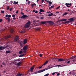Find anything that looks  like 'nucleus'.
Segmentation results:
<instances>
[{
    "mask_svg": "<svg viewBox=\"0 0 76 76\" xmlns=\"http://www.w3.org/2000/svg\"><path fill=\"white\" fill-rule=\"evenodd\" d=\"M20 14L21 15H23L22 17H21V19H28V16L26 15H24V13H23V12H21Z\"/></svg>",
    "mask_w": 76,
    "mask_h": 76,
    "instance_id": "f257e3e1",
    "label": "nucleus"
},
{
    "mask_svg": "<svg viewBox=\"0 0 76 76\" xmlns=\"http://www.w3.org/2000/svg\"><path fill=\"white\" fill-rule=\"evenodd\" d=\"M31 25V21H29L27 22L25 24L24 26L25 28H28Z\"/></svg>",
    "mask_w": 76,
    "mask_h": 76,
    "instance_id": "f03ea898",
    "label": "nucleus"
},
{
    "mask_svg": "<svg viewBox=\"0 0 76 76\" xmlns=\"http://www.w3.org/2000/svg\"><path fill=\"white\" fill-rule=\"evenodd\" d=\"M46 70V69H42V70H40L38 71H37V72H33V73H32V75H33L34 74H37V73H42V72H44Z\"/></svg>",
    "mask_w": 76,
    "mask_h": 76,
    "instance_id": "7ed1b4c3",
    "label": "nucleus"
},
{
    "mask_svg": "<svg viewBox=\"0 0 76 76\" xmlns=\"http://www.w3.org/2000/svg\"><path fill=\"white\" fill-rule=\"evenodd\" d=\"M28 48V45H26L23 48V50L24 51H26Z\"/></svg>",
    "mask_w": 76,
    "mask_h": 76,
    "instance_id": "20e7f679",
    "label": "nucleus"
},
{
    "mask_svg": "<svg viewBox=\"0 0 76 76\" xmlns=\"http://www.w3.org/2000/svg\"><path fill=\"white\" fill-rule=\"evenodd\" d=\"M58 61H66V60L63 58H58Z\"/></svg>",
    "mask_w": 76,
    "mask_h": 76,
    "instance_id": "39448f33",
    "label": "nucleus"
},
{
    "mask_svg": "<svg viewBox=\"0 0 76 76\" xmlns=\"http://www.w3.org/2000/svg\"><path fill=\"white\" fill-rule=\"evenodd\" d=\"M35 65H34L33 66H31V67L30 68V71L31 72H33V70L34 69V67H35Z\"/></svg>",
    "mask_w": 76,
    "mask_h": 76,
    "instance_id": "423d86ee",
    "label": "nucleus"
},
{
    "mask_svg": "<svg viewBox=\"0 0 76 76\" xmlns=\"http://www.w3.org/2000/svg\"><path fill=\"white\" fill-rule=\"evenodd\" d=\"M15 41V42H18L19 41V37H16L14 39Z\"/></svg>",
    "mask_w": 76,
    "mask_h": 76,
    "instance_id": "0eeeda50",
    "label": "nucleus"
},
{
    "mask_svg": "<svg viewBox=\"0 0 76 76\" xmlns=\"http://www.w3.org/2000/svg\"><path fill=\"white\" fill-rule=\"evenodd\" d=\"M6 48L5 47H4L3 46H0V51H1L3 50L4 49Z\"/></svg>",
    "mask_w": 76,
    "mask_h": 76,
    "instance_id": "6e6552de",
    "label": "nucleus"
},
{
    "mask_svg": "<svg viewBox=\"0 0 76 76\" xmlns=\"http://www.w3.org/2000/svg\"><path fill=\"white\" fill-rule=\"evenodd\" d=\"M10 37H11V36L10 35H9L4 36V38L5 39H8V38H10Z\"/></svg>",
    "mask_w": 76,
    "mask_h": 76,
    "instance_id": "1a4fd4ad",
    "label": "nucleus"
},
{
    "mask_svg": "<svg viewBox=\"0 0 76 76\" xmlns=\"http://www.w3.org/2000/svg\"><path fill=\"white\" fill-rule=\"evenodd\" d=\"M68 20H69L70 21L69 22H73V21H74V18H72L69 19Z\"/></svg>",
    "mask_w": 76,
    "mask_h": 76,
    "instance_id": "9d476101",
    "label": "nucleus"
},
{
    "mask_svg": "<svg viewBox=\"0 0 76 76\" xmlns=\"http://www.w3.org/2000/svg\"><path fill=\"white\" fill-rule=\"evenodd\" d=\"M26 43H27V39H24L23 42V43L25 44H26Z\"/></svg>",
    "mask_w": 76,
    "mask_h": 76,
    "instance_id": "9b49d317",
    "label": "nucleus"
},
{
    "mask_svg": "<svg viewBox=\"0 0 76 76\" xmlns=\"http://www.w3.org/2000/svg\"><path fill=\"white\" fill-rule=\"evenodd\" d=\"M46 23H48V21H42L41 22L42 24H46Z\"/></svg>",
    "mask_w": 76,
    "mask_h": 76,
    "instance_id": "f8f14e48",
    "label": "nucleus"
},
{
    "mask_svg": "<svg viewBox=\"0 0 76 76\" xmlns=\"http://www.w3.org/2000/svg\"><path fill=\"white\" fill-rule=\"evenodd\" d=\"M45 1H47V2L49 3V4H52V2L51 1H47V0H45Z\"/></svg>",
    "mask_w": 76,
    "mask_h": 76,
    "instance_id": "ddd939ff",
    "label": "nucleus"
},
{
    "mask_svg": "<svg viewBox=\"0 0 76 76\" xmlns=\"http://www.w3.org/2000/svg\"><path fill=\"white\" fill-rule=\"evenodd\" d=\"M48 23H49L50 25H53V22L51 21H48Z\"/></svg>",
    "mask_w": 76,
    "mask_h": 76,
    "instance_id": "4468645a",
    "label": "nucleus"
},
{
    "mask_svg": "<svg viewBox=\"0 0 76 76\" xmlns=\"http://www.w3.org/2000/svg\"><path fill=\"white\" fill-rule=\"evenodd\" d=\"M51 67H50V66L49 65L48 66L47 68H45V69H46L45 70H48V69H51Z\"/></svg>",
    "mask_w": 76,
    "mask_h": 76,
    "instance_id": "2eb2a0df",
    "label": "nucleus"
},
{
    "mask_svg": "<svg viewBox=\"0 0 76 76\" xmlns=\"http://www.w3.org/2000/svg\"><path fill=\"white\" fill-rule=\"evenodd\" d=\"M14 61H20V59L19 58L18 59L14 60Z\"/></svg>",
    "mask_w": 76,
    "mask_h": 76,
    "instance_id": "dca6fc26",
    "label": "nucleus"
},
{
    "mask_svg": "<svg viewBox=\"0 0 76 76\" xmlns=\"http://www.w3.org/2000/svg\"><path fill=\"white\" fill-rule=\"evenodd\" d=\"M39 11L40 12H44L45 11H44V10H42V9H40L39 10Z\"/></svg>",
    "mask_w": 76,
    "mask_h": 76,
    "instance_id": "f3484780",
    "label": "nucleus"
},
{
    "mask_svg": "<svg viewBox=\"0 0 76 76\" xmlns=\"http://www.w3.org/2000/svg\"><path fill=\"white\" fill-rule=\"evenodd\" d=\"M22 74L20 73H18L17 75V76H22Z\"/></svg>",
    "mask_w": 76,
    "mask_h": 76,
    "instance_id": "a211bd4d",
    "label": "nucleus"
},
{
    "mask_svg": "<svg viewBox=\"0 0 76 76\" xmlns=\"http://www.w3.org/2000/svg\"><path fill=\"white\" fill-rule=\"evenodd\" d=\"M67 20L66 19H61V21H62V22H64V21H66V20Z\"/></svg>",
    "mask_w": 76,
    "mask_h": 76,
    "instance_id": "6ab92c4d",
    "label": "nucleus"
},
{
    "mask_svg": "<svg viewBox=\"0 0 76 76\" xmlns=\"http://www.w3.org/2000/svg\"><path fill=\"white\" fill-rule=\"evenodd\" d=\"M22 53H23V51H20L18 53L19 54H22Z\"/></svg>",
    "mask_w": 76,
    "mask_h": 76,
    "instance_id": "aec40b11",
    "label": "nucleus"
},
{
    "mask_svg": "<svg viewBox=\"0 0 76 76\" xmlns=\"http://www.w3.org/2000/svg\"><path fill=\"white\" fill-rule=\"evenodd\" d=\"M31 6H32V7H34V6H36V4L35 3L33 4H31Z\"/></svg>",
    "mask_w": 76,
    "mask_h": 76,
    "instance_id": "412c9836",
    "label": "nucleus"
},
{
    "mask_svg": "<svg viewBox=\"0 0 76 76\" xmlns=\"http://www.w3.org/2000/svg\"><path fill=\"white\" fill-rule=\"evenodd\" d=\"M7 20H8V22H10V18L9 17H8Z\"/></svg>",
    "mask_w": 76,
    "mask_h": 76,
    "instance_id": "4be33fe9",
    "label": "nucleus"
},
{
    "mask_svg": "<svg viewBox=\"0 0 76 76\" xmlns=\"http://www.w3.org/2000/svg\"><path fill=\"white\" fill-rule=\"evenodd\" d=\"M19 3V2L17 1V2H16V1H14V4H18Z\"/></svg>",
    "mask_w": 76,
    "mask_h": 76,
    "instance_id": "5701e85b",
    "label": "nucleus"
},
{
    "mask_svg": "<svg viewBox=\"0 0 76 76\" xmlns=\"http://www.w3.org/2000/svg\"><path fill=\"white\" fill-rule=\"evenodd\" d=\"M48 61H47L45 62L43 64V65H45V64H47V63H48Z\"/></svg>",
    "mask_w": 76,
    "mask_h": 76,
    "instance_id": "b1692460",
    "label": "nucleus"
},
{
    "mask_svg": "<svg viewBox=\"0 0 76 76\" xmlns=\"http://www.w3.org/2000/svg\"><path fill=\"white\" fill-rule=\"evenodd\" d=\"M21 64V62H18L17 64V66H20Z\"/></svg>",
    "mask_w": 76,
    "mask_h": 76,
    "instance_id": "393cba45",
    "label": "nucleus"
},
{
    "mask_svg": "<svg viewBox=\"0 0 76 76\" xmlns=\"http://www.w3.org/2000/svg\"><path fill=\"white\" fill-rule=\"evenodd\" d=\"M20 45L21 47H23V45H22V42H20Z\"/></svg>",
    "mask_w": 76,
    "mask_h": 76,
    "instance_id": "a878e982",
    "label": "nucleus"
},
{
    "mask_svg": "<svg viewBox=\"0 0 76 76\" xmlns=\"http://www.w3.org/2000/svg\"><path fill=\"white\" fill-rule=\"evenodd\" d=\"M24 56V54H21L19 56V57H22Z\"/></svg>",
    "mask_w": 76,
    "mask_h": 76,
    "instance_id": "bb28decb",
    "label": "nucleus"
},
{
    "mask_svg": "<svg viewBox=\"0 0 76 76\" xmlns=\"http://www.w3.org/2000/svg\"><path fill=\"white\" fill-rule=\"evenodd\" d=\"M76 56H73L71 57V59H73V58H76Z\"/></svg>",
    "mask_w": 76,
    "mask_h": 76,
    "instance_id": "cd10ccee",
    "label": "nucleus"
},
{
    "mask_svg": "<svg viewBox=\"0 0 76 76\" xmlns=\"http://www.w3.org/2000/svg\"><path fill=\"white\" fill-rule=\"evenodd\" d=\"M70 22V21H67L65 22H64V23H69Z\"/></svg>",
    "mask_w": 76,
    "mask_h": 76,
    "instance_id": "c85d7f7f",
    "label": "nucleus"
},
{
    "mask_svg": "<svg viewBox=\"0 0 76 76\" xmlns=\"http://www.w3.org/2000/svg\"><path fill=\"white\" fill-rule=\"evenodd\" d=\"M4 47H5L6 48H8V47H9V45L7 46L4 45Z\"/></svg>",
    "mask_w": 76,
    "mask_h": 76,
    "instance_id": "c756f323",
    "label": "nucleus"
},
{
    "mask_svg": "<svg viewBox=\"0 0 76 76\" xmlns=\"http://www.w3.org/2000/svg\"><path fill=\"white\" fill-rule=\"evenodd\" d=\"M10 50H7L6 51V53H10Z\"/></svg>",
    "mask_w": 76,
    "mask_h": 76,
    "instance_id": "7c9ffc66",
    "label": "nucleus"
},
{
    "mask_svg": "<svg viewBox=\"0 0 76 76\" xmlns=\"http://www.w3.org/2000/svg\"><path fill=\"white\" fill-rule=\"evenodd\" d=\"M65 5H66V6H69V4L66 3L65 4Z\"/></svg>",
    "mask_w": 76,
    "mask_h": 76,
    "instance_id": "2f4dec72",
    "label": "nucleus"
},
{
    "mask_svg": "<svg viewBox=\"0 0 76 76\" xmlns=\"http://www.w3.org/2000/svg\"><path fill=\"white\" fill-rule=\"evenodd\" d=\"M37 29H38V30H39V31H40L41 30V28H40L37 27Z\"/></svg>",
    "mask_w": 76,
    "mask_h": 76,
    "instance_id": "473e14b6",
    "label": "nucleus"
},
{
    "mask_svg": "<svg viewBox=\"0 0 76 76\" xmlns=\"http://www.w3.org/2000/svg\"><path fill=\"white\" fill-rule=\"evenodd\" d=\"M10 8V7H9V6H8L7 9V10H8Z\"/></svg>",
    "mask_w": 76,
    "mask_h": 76,
    "instance_id": "72a5a7b5",
    "label": "nucleus"
},
{
    "mask_svg": "<svg viewBox=\"0 0 76 76\" xmlns=\"http://www.w3.org/2000/svg\"><path fill=\"white\" fill-rule=\"evenodd\" d=\"M3 22V19L1 18L0 19V22Z\"/></svg>",
    "mask_w": 76,
    "mask_h": 76,
    "instance_id": "f704fd0d",
    "label": "nucleus"
},
{
    "mask_svg": "<svg viewBox=\"0 0 76 76\" xmlns=\"http://www.w3.org/2000/svg\"><path fill=\"white\" fill-rule=\"evenodd\" d=\"M60 21H61V19L58 20V21H57V23H58V22H60Z\"/></svg>",
    "mask_w": 76,
    "mask_h": 76,
    "instance_id": "c9c22d12",
    "label": "nucleus"
},
{
    "mask_svg": "<svg viewBox=\"0 0 76 76\" xmlns=\"http://www.w3.org/2000/svg\"><path fill=\"white\" fill-rule=\"evenodd\" d=\"M12 9H13V8H10V12H11V11H12Z\"/></svg>",
    "mask_w": 76,
    "mask_h": 76,
    "instance_id": "e433bc0d",
    "label": "nucleus"
},
{
    "mask_svg": "<svg viewBox=\"0 0 76 76\" xmlns=\"http://www.w3.org/2000/svg\"><path fill=\"white\" fill-rule=\"evenodd\" d=\"M1 12L2 13H3V14H4V11H1Z\"/></svg>",
    "mask_w": 76,
    "mask_h": 76,
    "instance_id": "4c0bfd02",
    "label": "nucleus"
},
{
    "mask_svg": "<svg viewBox=\"0 0 76 76\" xmlns=\"http://www.w3.org/2000/svg\"><path fill=\"white\" fill-rule=\"evenodd\" d=\"M48 75H49V74L48 73V74H46L44 76H48Z\"/></svg>",
    "mask_w": 76,
    "mask_h": 76,
    "instance_id": "58836bf2",
    "label": "nucleus"
},
{
    "mask_svg": "<svg viewBox=\"0 0 76 76\" xmlns=\"http://www.w3.org/2000/svg\"><path fill=\"white\" fill-rule=\"evenodd\" d=\"M11 32L12 33H13L14 32V30L12 29L11 30Z\"/></svg>",
    "mask_w": 76,
    "mask_h": 76,
    "instance_id": "ea45409f",
    "label": "nucleus"
},
{
    "mask_svg": "<svg viewBox=\"0 0 76 76\" xmlns=\"http://www.w3.org/2000/svg\"><path fill=\"white\" fill-rule=\"evenodd\" d=\"M12 16L13 18H15V15H12Z\"/></svg>",
    "mask_w": 76,
    "mask_h": 76,
    "instance_id": "a19ab883",
    "label": "nucleus"
},
{
    "mask_svg": "<svg viewBox=\"0 0 76 76\" xmlns=\"http://www.w3.org/2000/svg\"><path fill=\"white\" fill-rule=\"evenodd\" d=\"M42 54H40V57H42Z\"/></svg>",
    "mask_w": 76,
    "mask_h": 76,
    "instance_id": "79ce46f5",
    "label": "nucleus"
},
{
    "mask_svg": "<svg viewBox=\"0 0 76 76\" xmlns=\"http://www.w3.org/2000/svg\"><path fill=\"white\" fill-rule=\"evenodd\" d=\"M44 18V17H42L40 18V19H43Z\"/></svg>",
    "mask_w": 76,
    "mask_h": 76,
    "instance_id": "37998d69",
    "label": "nucleus"
},
{
    "mask_svg": "<svg viewBox=\"0 0 76 76\" xmlns=\"http://www.w3.org/2000/svg\"><path fill=\"white\" fill-rule=\"evenodd\" d=\"M31 3V2L30 1H28V4H29Z\"/></svg>",
    "mask_w": 76,
    "mask_h": 76,
    "instance_id": "c03bdc74",
    "label": "nucleus"
},
{
    "mask_svg": "<svg viewBox=\"0 0 76 76\" xmlns=\"http://www.w3.org/2000/svg\"><path fill=\"white\" fill-rule=\"evenodd\" d=\"M5 17H6V18H7V17H8V15H6Z\"/></svg>",
    "mask_w": 76,
    "mask_h": 76,
    "instance_id": "a18cd8bd",
    "label": "nucleus"
},
{
    "mask_svg": "<svg viewBox=\"0 0 76 76\" xmlns=\"http://www.w3.org/2000/svg\"><path fill=\"white\" fill-rule=\"evenodd\" d=\"M10 17H11V15H8V18H10Z\"/></svg>",
    "mask_w": 76,
    "mask_h": 76,
    "instance_id": "49530a36",
    "label": "nucleus"
},
{
    "mask_svg": "<svg viewBox=\"0 0 76 76\" xmlns=\"http://www.w3.org/2000/svg\"><path fill=\"white\" fill-rule=\"evenodd\" d=\"M43 65H42V66H40V67H39V69H41V68H42V66H43Z\"/></svg>",
    "mask_w": 76,
    "mask_h": 76,
    "instance_id": "de8ad7c7",
    "label": "nucleus"
},
{
    "mask_svg": "<svg viewBox=\"0 0 76 76\" xmlns=\"http://www.w3.org/2000/svg\"><path fill=\"white\" fill-rule=\"evenodd\" d=\"M72 61H73V62H75V61H76V60L75 59H73Z\"/></svg>",
    "mask_w": 76,
    "mask_h": 76,
    "instance_id": "09e8293b",
    "label": "nucleus"
},
{
    "mask_svg": "<svg viewBox=\"0 0 76 76\" xmlns=\"http://www.w3.org/2000/svg\"><path fill=\"white\" fill-rule=\"evenodd\" d=\"M54 6H51V8H54Z\"/></svg>",
    "mask_w": 76,
    "mask_h": 76,
    "instance_id": "8fccbe9b",
    "label": "nucleus"
},
{
    "mask_svg": "<svg viewBox=\"0 0 76 76\" xmlns=\"http://www.w3.org/2000/svg\"><path fill=\"white\" fill-rule=\"evenodd\" d=\"M60 75V74L59 73H58L57 75V76H59V75Z\"/></svg>",
    "mask_w": 76,
    "mask_h": 76,
    "instance_id": "3c124183",
    "label": "nucleus"
},
{
    "mask_svg": "<svg viewBox=\"0 0 76 76\" xmlns=\"http://www.w3.org/2000/svg\"><path fill=\"white\" fill-rule=\"evenodd\" d=\"M60 8V6H59L58 7L56 8V9H59Z\"/></svg>",
    "mask_w": 76,
    "mask_h": 76,
    "instance_id": "603ef678",
    "label": "nucleus"
},
{
    "mask_svg": "<svg viewBox=\"0 0 76 76\" xmlns=\"http://www.w3.org/2000/svg\"><path fill=\"white\" fill-rule=\"evenodd\" d=\"M70 61H68L67 63V64H69V63H70Z\"/></svg>",
    "mask_w": 76,
    "mask_h": 76,
    "instance_id": "864d4df0",
    "label": "nucleus"
},
{
    "mask_svg": "<svg viewBox=\"0 0 76 76\" xmlns=\"http://www.w3.org/2000/svg\"><path fill=\"white\" fill-rule=\"evenodd\" d=\"M56 66H58V68L59 67H58L59 66H61V65H57Z\"/></svg>",
    "mask_w": 76,
    "mask_h": 76,
    "instance_id": "5fc2aeb1",
    "label": "nucleus"
},
{
    "mask_svg": "<svg viewBox=\"0 0 76 76\" xmlns=\"http://www.w3.org/2000/svg\"><path fill=\"white\" fill-rule=\"evenodd\" d=\"M55 72H53L52 73V75H55Z\"/></svg>",
    "mask_w": 76,
    "mask_h": 76,
    "instance_id": "6e6d98bb",
    "label": "nucleus"
},
{
    "mask_svg": "<svg viewBox=\"0 0 76 76\" xmlns=\"http://www.w3.org/2000/svg\"><path fill=\"white\" fill-rule=\"evenodd\" d=\"M4 64H5V63H4V62H3L2 63V64L3 65H4Z\"/></svg>",
    "mask_w": 76,
    "mask_h": 76,
    "instance_id": "4d7b16f0",
    "label": "nucleus"
},
{
    "mask_svg": "<svg viewBox=\"0 0 76 76\" xmlns=\"http://www.w3.org/2000/svg\"><path fill=\"white\" fill-rule=\"evenodd\" d=\"M50 15L51 16H53V13H51Z\"/></svg>",
    "mask_w": 76,
    "mask_h": 76,
    "instance_id": "13d9d810",
    "label": "nucleus"
},
{
    "mask_svg": "<svg viewBox=\"0 0 76 76\" xmlns=\"http://www.w3.org/2000/svg\"><path fill=\"white\" fill-rule=\"evenodd\" d=\"M44 2V0H42V3H43Z\"/></svg>",
    "mask_w": 76,
    "mask_h": 76,
    "instance_id": "bf43d9fd",
    "label": "nucleus"
},
{
    "mask_svg": "<svg viewBox=\"0 0 76 76\" xmlns=\"http://www.w3.org/2000/svg\"><path fill=\"white\" fill-rule=\"evenodd\" d=\"M38 13V11H35V13Z\"/></svg>",
    "mask_w": 76,
    "mask_h": 76,
    "instance_id": "052dcab7",
    "label": "nucleus"
},
{
    "mask_svg": "<svg viewBox=\"0 0 76 76\" xmlns=\"http://www.w3.org/2000/svg\"><path fill=\"white\" fill-rule=\"evenodd\" d=\"M47 12L48 13H51V12L50 11L48 12Z\"/></svg>",
    "mask_w": 76,
    "mask_h": 76,
    "instance_id": "680f3d73",
    "label": "nucleus"
},
{
    "mask_svg": "<svg viewBox=\"0 0 76 76\" xmlns=\"http://www.w3.org/2000/svg\"><path fill=\"white\" fill-rule=\"evenodd\" d=\"M13 19H14V20H15V19H16V18H15V17H14V18H13Z\"/></svg>",
    "mask_w": 76,
    "mask_h": 76,
    "instance_id": "e2e57ef3",
    "label": "nucleus"
},
{
    "mask_svg": "<svg viewBox=\"0 0 76 76\" xmlns=\"http://www.w3.org/2000/svg\"><path fill=\"white\" fill-rule=\"evenodd\" d=\"M39 13L40 15H42V13H41V12H39Z\"/></svg>",
    "mask_w": 76,
    "mask_h": 76,
    "instance_id": "0e129e2a",
    "label": "nucleus"
},
{
    "mask_svg": "<svg viewBox=\"0 0 76 76\" xmlns=\"http://www.w3.org/2000/svg\"><path fill=\"white\" fill-rule=\"evenodd\" d=\"M64 14L65 15H67V12H64Z\"/></svg>",
    "mask_w": 76,
    "mask_h": 76,
    "instance_id": "69168bd1",
    "label": "nucleus"
},
{
    "mask_svg": "<svg viewBox=\"0 0 76 76\" xmlns=\"http://www.w3.org/2000/svg\"><path fill=\"white\" fill-rule=\"evenodd\" d=\"M16 13L17 14L18 13V11H17L16 12Z\"/></svg>",
    "mask_w": 76,
    "mask_h": 76,
    "instance_id": "338daca9",
    "label": "nucleus"
},
{
    "mask_svg": "<svg viewBox=\"0 0 76 76\" xmlns=\"http://www.w3.org/2000/svg\"><path fill=\"white\" fill-rule=\"evenodd\" d=\"M48 16H51V15L50 14H49L48 15Z\"/></svg>",
    "mask_w": 76,
    "mask_h": 76,
    "instance_id": "774afa93",
    "label": "nucleus"
}]
</instances>
